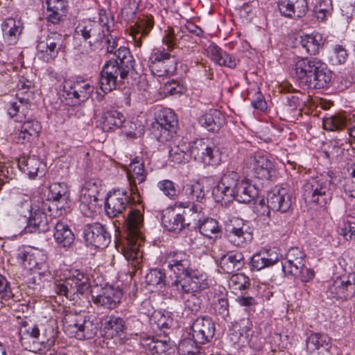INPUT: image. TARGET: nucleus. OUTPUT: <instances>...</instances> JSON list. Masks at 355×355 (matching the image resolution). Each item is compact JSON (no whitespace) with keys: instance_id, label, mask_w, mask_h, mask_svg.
Wrapping results in <instances>:
<instances>
[{"instance_id":"1","label":"nucleus","mask_w":355,"mask_h":355,"mask_svg":"<svg viewBox=\"0 0 355 355\" xmlns=\"http://www.w3.org/2000/svg\"><path fill=\"white\" fill-rule=\"evenodd\" d=\"M290 76L300 85L323 89L329 85L332 73L324 62L316 58L295 55L290 66Z\"/></svg>"},{"instance_id":"2","label":"nucleus","mask_w":355,"mask_h":355,"mask_svg":"<svg viewBox=\"0 0 355 355\" xmlns=\"http://www.w3.org/2000/svg\"><path fill=\"white\" fill-rule=\"evenodd\" d=\"M114 57L105 62L100 73L98 84L105 94L124 84L129 73L134 70L135 60L128 48L121 46L114 52Z\"/></svg>"},{"instance_id":"3","label":"nucleus","mask_w":355,"mask_h":355,"mask_svg":"<svg viewBox=\"0 0 355 355\" xmlns=\"http://www.w3.org/2000/svg\"><path fill=\"white\" fill-rule=\"evenodd\" d=\"M143 223L144 217L141 211L131 209L128 216V232L126 243L123 245L122 251L125 259L128 261H131V264L134 267L139 263L137 260L139 248L144 243L141 232Z\"/></svg>"},{"instance_id":"4","label":"nucleus","mask_w":355,"mask_h":355,"mask_svg":"<svg viewBox=\"0 0 355 355\" xmlns=\"http://www.w3.org/2000/svg\"><path fill=\"white\" fill-rule=\"evenodd\" d=\"M168 269L176 276V279L171 284L174 291H179L182 295L185 292H199L204 289L203 277L191 270V261H183L181 265Z\"/></svg>"},{"instance_id":"5","label":"nucleus","mask_w":355,"mask_h":355,"mask_svg":"<svg viewBox=\"0 0 355 355\" xmlns=\"http://www.w3.org/2000/svg\"><path fill=\"white\" fill-rule=\"evenodd\" d=\"M62 322L65 333L79 340L90 339L97 332L96 326L84 313L69 312L65 314Z\"/></svg>"},{"instance_id":"6","label":"nucleus","mask_w":355,"mask_h":355,"mask_svg":"<svg viewBox=\"0 0 355 355\" xmlns=\"http://www.w3.org/2000/svg\"><path fill=\"white\" fill-rule=\"evenodd\" d=\"M303 197L309 205L324 207L332 199L333 192L329 181L323 178H313L304 184Z\"/></svg>"},{"instance_id":"7","label":"nucleus","mask_w":355,"mask_h":355,"mask_svg":"<svg viewBox=\"0 0 355 355\" xmlns=\"http://www.w3.org/2000/svg\"><path fill=\"white\" fill-rule=\"evenodd\" d=\"M19 334L22 344L32 341V350L39 354H44L54 344L53 338L48 337L44 327L29 324L26 321L22 322Z\"/></svg>"},{"instance_id":"8","label":"nucleus","mask_w":355,"mask_h":355,"mask_svg":"<svg viewBox=\"0 0 355 355\" xmlns=\"http://www.w3.org/2000/svg\"><path fill=\"white\" fill-rule=\"evenodd\" d=\"M90 284L88 277L79 270H76L72 276L67 278L63 282L55 284V292L64 295L71 301L77 302L80 296L87 293Z\"/></svg>"},{"instance_id":"9","label":"nucleus","mask_w":355,"mask_h":355,"mask_svg":"<svg viewBox=\"0 0 355 355\" xmlns=\"http://www.w3.org/2000/svg\"><path fill=\"white\" fill-rule=\"evenodd\" d=\"M103 190L101 182L97 179H90L85 182L80 196V209L87 217L92 216L101 207L99 197Z\"/></svg>"},{"instance_id":"10","label":"nucleus","mask_w":355,"mask_h":355,"mask_svg":"<svg viewBox=\"0 0 355 355\" xmlns=\"http://www.w3.org/2000/svg\"><path fill=\"white\" fill-rule=\"evenodd\" d=\"M178 120L170 109L159 110L152 124L153 134L160 142L169 141L177 135Z\"/></svg>"},{"instance_id":"11","label":"nucleus","mask_w":355,"mask_h":355,"mask_svg":"<svg viewBox=\"0 0 355 355\" xmlns=\"http://www.w3.org/2000/svg\"><path fill=\"white\" fill-rule=\"evenodd\" d=\"M48 198L43 202V209L48 210L50 216L62 215L63 211H66L70 206V193L68 187L64 184L53 183L49 186Z\"/></svg>"},{"instance_id":"12","label":"nucleus","mask_w":355,"mask_h":355,"mask_svg":"<svg viewBox=\"0 0 355 355\" xmlns=\"http://www.w3.org/2000/svg\"><path fill=\"white\" fill-rule=\"evenodd\" d=\"M107 27L109 26L105 23L83 19L76 27L75 34L76 36H81L90 47L97 48L103 43Z\"/></svg>"},{"instance_id":"13","label":"nucleus","mask_w":355,"mask_h":355,"mask_svg":"<svg viewBox=\"0 0 355 355\" xmlns=\"http://www.w3.org/2000/svg\"><path fill=\"white\" fill-rule=\"evenodd\" d=\"M191 154L195 160L207 166H217L221 160L219 148L214 144H207L202 139L193 141Z\"/></svg>"},{"instance_id":"14","label":"nucleus","mask_w":355,"mask_h":355,"mask_svg":"<svg viewBox=\"0 0 355 355\" xmlns=\"http://www.w3.org/2000/svg\"><path fill=\"white\" fill-rule=\"evenodd\" d=\"M243 180L237 172L226 171L223 174L215 188L214 194L223 200L230 201L232 200V196H235V192Z\"/></svg>"},{"instance_id":"15","label":"nucleus","mask_w":355,"mask_h":355,"mask_svg":"<svg viewBox=\"0 0 355 355\" xmlns=\"http://www.w3.org/2000/svg\"><path fill=\"white\" fill-rule=\"evenodd\" d=\"M84 238L87 245L104 249L111 242V235L105 225L100 223L87 224L84 227Z\"/></svg>"},{"instance_id":"16","label":"nucleus","mask_w":355,"mask_h":355,"mask_svg":"<svg viewBox=\"0 0 355 355\" xmlns=\"http://www.w3.org/2000/svg\"><path fill=\"white\" fill-rule=\"evenodd\" d=\"M322 45V36L318 33L304 35L300 33H294L290 35V47L302 49L311 55L318 53Z\"/></svg>"},{"instance_id":"17","label":"nucleus","mask_w":355,"mask_h":355,"mask_svg":"<svg viewBox=\"0 0 355 355\" xmlns=\"http://www.w3.org/2000/svg\"><path fill=\"white\" fill-rule=\"evenodd\" d=\"M46 210L43 209H34L29 218L26 220V225L23 232L24 233H41L47 232L52 225H54L55 216L51 215L50 219L48 218Z\"/></svg>"},{"instance_id":"18","label":"nucleus","mask_w":355,"mask_h":355,"mask_svg":"<svg viewBox=\"0 0 355 355\" xmlns=\"http://www.w3.org/2000/svg\"><path fill=\"white\" fill-rule=\"evenodd\" d=\"M226 234L229 241L236 247H245L253 239L250 227L238 219L226 227Z\"/></svg>"},{"instance_id":"19","label":"nucleus","mask_w":355,"mask_h":355,"mask_svg":"<svg viewBox=\"0 0 355 355\" xmlns=\"http://www.w3.org/2000/svg\"><path fill=\"white\" fill-rule=\"evenodd\" d=\"M215 334V324L207 316L199 317L193 322L190 335L200 345L209 343Z\"/></svg>"},{"instance_id":"20","label":"nucleus","mask_w":355,"mask_h":355,"mask_svg":"<svg viewBox=\"0 0 355 355\" xmlns=\"http://www.w3.org/2000/svg\"><path fill=\"white\" fill-rule=\"evenodd\" d=\"M169 144V159L174 164L187 163L190 158L193 157L191 150L193 149V142L189 143L183 138L175 136L171 139Z\"/></svg>"},{"instance_id":"21","label":"nucleus","mask_w":355,"mask_h":355,"mask_svg":"<svg viewBox=\"0 0 355 355\" xmlns=\"http://www.w3.org/2000/svg\"><path fill=\"white\" fill-rule=\"evenodd\" d=\"M130 197L126 191L115 190L107 195L105 201V211L110 217H116L130 205Z\"/></svg>"},{"instance_id":"22","label":"nucleus","mask_w":355,"mask_h":355,"mask_svg":"<svg viewBox=\"0 0 355 355\" xmlns=\"http://www.w3.org/2000/svg\"><path fill=\"white\" fill-rule=\"evenodd\" d=\"M63 44V37L60 33H51L45 40L40 41L37 46V51L42 53V58L49 62L58 55Z\"/></svg>"},{"instance_id":"23","label":"nucleus","mask_w":355,"mask_h":355,"mask_svg":"<svg viewBox=\"0 0 355 355\" xmlns=\"http://www.w3.org/2000/svg\"><path fill=\"white\" fill-rule=\"evenodd\" d=\"M154 26V19L152 15H141L138 17L133 26L130 27V35L135 47L142 46V38L148 35Z\"/></svg>"},{"instance_id":"24","label":"nucleus","mask_w":355,"mask_h":355,"mask_svg":"<svg viewBox=\"0 0 355 355\" xmlns=\"http://www.w3.org/2000/svg\"><path fill=\"white\" fill-rule=\"evenodd\" d=\"M122 297L123 291L121 289L112 286H107L102 289L99 295L96 297L93 296V301L94 304L105 309H113L121 302Z\"/></svg>"},{"instance_id":"25","label":"nucleus","mask_w":355,"mask_h":355,"mask_svg":"<svg viewBox=\"0 0 355 355\" xmlns=\"http://www.w3.org/2000/svg\"><path fill=\"white\" fill-rule=\"evenodd\" d=\"M354 291V286L349 277H338L329 286L327 293L331 298L347 300Z\"/></svg>"},{"instance_id":"26","label":"nucleus","mask_w":355,"mask_h":355,"mask_svg":"<svg viewBox=\"0 0 355 355\" xmlns=\"http://www.w3.org/2000/svg\"><path fill=\"white\" fill-rule=\"evenodd\" d=\"M64 90L67 96L72 95L76 99V103L88 99L93 92L94 87L86 80L69 81L65 83Z\"/></svg>"},{"instance_id":"27","label":"nucleus","mask_w":355,"mask_h":355,"mask_svg":"<svg viewBox=\"0 0 355 355\" xmlns=\"http://www.w3.org/2000/svg\"><path fill=\"white\" fill-rule=\"evenodd\" d=\"M288 196L285 188H275L268 193L267 208L273 211L286 213L288 211Z\"/></svg>"},{"instance_id":"28","label":"nucleus","mask_w":355,"mask_h":355,"mask_svg":"<svg viewBox=\"0 0 355 355\" xmlns=\"http://www.w3.org/2000/svg\"><path fill=\"white\" fill-rule=\"evenodd\" d=\"M146 176L147 172L144 168V162L138 157L135 158L131 162L128 171L132 193L135 194L138 191L137 184L144 182Z\"/></svg>"},{"instance_id":"29","label":"nucleus","mask_w":355,"mask_h":355,"mask_svg":"<svg viewBox=\"0 0 355 355\" xmlns=\"http://www.w3.org/2000/svg\"><path fill=\"white\" fill-rule=\"evenodd\" d=\"M251 165L254 177L262 180H269L272 177L274 164L267 155H256Z\"/></svg>"},{"instance_id":"30","label":"nucleus","mask_w":355,"mask_h":355,"mask_svg":"<svg viewBox=\"0 0 355 355\" xmlns=\"http://www.w3.org/2000/svg\"><path fill=\"white\" fill-rule=\"evenodd\" d=\"M244 264V256L241 252L230 251L222 255L220 258L221 269L228 274L239 270Z\"/></svg>"},{"instance_id":"31","label":"nucleus","mask_w":355,"mask_h":355,"mask_svg":"<svg viewBox=\"0 0 355 355\" xmlns=\"http://www.w3.org/2000/svg\"><path fill=\"white\" fill-rule=\"evenodd\" d=\"M51 227H53V237L57 244L61 248H69L75 238L68 225L55 218Z\"/></svg>"},{"instance_id":"32","label":"nucleus","mask_w":355,"mask_h":355,"mask_svg":"<svg viewBox=\"0 0 355 355\" xmlns=\"http://www.w3.org/2000/svg\"><path fill=\"white\" fill-rule=\"evenodd\" d=\"M162 223L166 230L179 232L184 227V215L174 209H166L162 212Z\"/></svg>"},{"instance_id":"33","label":"nucleus","mask_w":355,"mask_h":355,"mask_svg":"<svg viewBox=\"0 0 355 355\" xmlns=\"http://www.w3.org/2000/svg\"><path fill=\"white\" fill-rule=\"evenodd\" d=\"M180 206L184 208L181 213L184 215V226L197 227L205 217L203 208L200 205L191 202H180Z\"/></svg>"},{"instance_id":"34","label":"nucleus","mask_w":355,"mask_h":355,"mask_svg":"<svg viewBox=\"0 0 355 355\" xmlns=\"http://www.w3.org/2000/svg\"><path fill=\"white\" fill-rule=\"evenodd\" d=\"M48 20L54 24L63 21L67 13V3L64 0H48L46 1Z\"/></svg>"},{"instance_id":"35","label":"nucleus","mask_w":355,"mask_h":355,"mask_svg":"<svg viewBox=\"0 0 355 355\" xmlns=\"http://www.w3.org/2000/svg\"><path fill=\"white\" fill-rule=\"evenodd\" d=\"M18 134V141L22 144L31 142L35 138H37L42 130L41 124L39 121L28 118L24 120Z\"/></svg>"},{"instance_id":"36","label":"nucleus","mask_w":355,"mask_h":355,"mask_svg":"<svg viewBox=\"0 0 355 355\" xmlns=\"http://www.w3.org/2000/svg\"><path fill=\"white\" fill-rule=\"evenodd\" d=\"M207 52L208 56L220 66L234 68L236 65L235 58L216 44H210L207 49Z\"/></svg>"},{"instance_id":"37","label":"nucleus","mask_w":355,"mask_h":355,"mask_svg":"<svg viewBox=\"0 0 355 355\" xmlns=\"http://www.w3.org/2000/svg\"><path fill=\"white\" fill-rule=\"evenodd\" d=\"M30 107L31 104L28 100L19 98L17 101L10 103L8 114L15 121L22 123L28 118Z\"/></svg>"},{"instance_id":"38","label":"nucleus","mask_w":355,"mask_h":355,"mask_svg":"<svg viewBox=\"0 0 355 355\" xmlns=\"http://www.w3.org/2000/svg\"><path fill=\"white\" fill-rule=\"evenodd\" d=\"M279 261V255L275 251H266L257 253L251 259V265L253 269L260 270L266 267H270Z\"/></svg>"},{"instance_id":"39","label":"nucleus","mask_w":355,"mask_h":355,"mask_svg":"<svg viewBox=\"0 0 355 355\" xmlns=\"http://www.w3.org/2000/svg\"><path fill=\"white\" fill-rule=\"evenodd\" d=\"M258 195V189L243 179L235 192V196H232V200H235L241 203H249Z\"/></svg>"},{"instance_id":"40","label":"nucleus","mask_w":355,"mask_h":355,"mask_svg":"<svg viewBox=\"0 0 355 355\" xmlns=\"http://www.w3.org/2000/svg\"><path fill=\"white\" fill-rule=\"evenodd\" d=\"M223 116L217 110H210L209 112L201 116L199 123L208 131H218L223 123Z\"/></svg>"},{"instance_id":"41","label":"nucleus","mask_w":355,"mask_h":355,"mask_svg":"<svg viewBox=\"0 0 355 355\" xmlns=\"http://www.w3.org/2000/svg\"><path fill=\"white\" fill-rule=\"evenodd\" d=\"M42 166V162L35 155L23 157L18 160L19 169L30 178H35Z\"/></svg>"},{"instance_id":"42","label":"nucleus","mask_w":355,"mask_h":355,"mask_svg":"<svg viewBox=\"0 0 355 355\" xmlns=\"http://www.w3.org/2000/svg\"><path fill=\"white\" fill-rule=\"evenodd\" d=\"M125 322L123 318L111 315L105 319L103 331L108 336L113 338L123 334L125 331Z\"/></svg>"},{"instance_id":"43","label":"nucleus","mask_w":355,"mask_h":355,"mask_svg":"<svg viewBox=\"0 0 355 355\" xmlns=\"http://www.w3.org/2000/svg\"><path fill=\"white\" fill-rule=\"evenodd\" d=\"M103 129L110 131L122 127L125 121L124 115L117 110H110L104 113L103 117Z\"/></svg>"},{"instance_id":"44","label":"nucleus","mask_w":355,"mask_h":355,"mask_svg":"<svg viewBox=\"0 0 355 355\" xmlns=\"http://www.w3.org/2000/svg\"><path fill=\"white\" fill-rule=\"evenodd\" d=\"M33 210L31 200L27 196L17 199L12 207L13 215L19 219L24 218L25 222H26Z\"/></svg>"},{"instance_id":"45","label":"nucleus","mask_w":355,"mask_h":355,"mask_svg":"<svg viewBox=\"0 0 355 355\" xmlns=\"http://www.w3.org/2000/svg\"><path fill=\"white\" fill-rule=\"evenodd\" d=\"M331 344V338L324 334L313 333L306 339V348L310 353L320 349H328Z\"/></svg>"},{"instance_id":"46","label":"nucleus","mask_w":355,"mask_h":355,"mask_svg":"<svg viewBox=\"0 0 355 355\" xmlns=\"http://www.w3.org/2000/svg\"><path fill=\"white\" fill-rule=\"evenodd\" d=\"M189 35L186 33L184 28H179L177 30L170 28L168 30L167 33L163 37V43L166 44L169 51L173 49L180 47V41L182 40H187Z\"/></svg>"},{"instance_id":"47","label":"nucleus","mask_w":355,"mask_h":355,"mask_svg":"<svg viewBox=\"0 0 355 355\" xmlns=\"http://www.w3.org/2000/svg\"><path fill=\"white\" fill-rule=\"evenodd\" d=\"M2 31L4 37L9 44L12 45L16 43L17 37L21 32V27L17 24L13 18H8L2 24Z\"/></svg>"},{"instance_id":"48","label":"nucleus","mask_w":355,"mask_h":355,"mask_svg":"<svg viewBox=\"0 0 355 355\" xmlns=\"http://www.w3.org/2000/svg\"><path fill=\"white\" fill-rule=\"evenodd\" d=\"M175 297L182 300L184 303L185 311H190L191 313H196L200 309L201 300L196 294L195 292H185L182 293V296L179 291H174Z\"/></svg>"},{"instance_id":"49","label":"nucleus","mask_w":355,"mask_h":355,"mask_svg":"<svg viewBox=\"0 0 355 355\" xmlns=\"http://www.w3.org/2000/svg\"><path fill=\"white\" fill-rule=\"evenodd\" d=\"M198 224L200 232L208 238H217L220 234V227L216 220L211 218H203Z\"/></svg>"},{"instance_id":"50","label":"nucleus","mask_w":355,"mask_h":355,"mask_svg":"<svg viewBox=\"0 0 355 355\" xmlns=\"http://www.w3.org/2000/svg\"><path fill=\"white\" fill-rule=\"evenodd\" d=\"M212 306L214 313L221 319L227 321L230 319L228 300L225 295L222 294L214 297Z\"/></svg>"},{"instance_id":"51","label":"nucleus","mask_w":355,"mask_h":355,"mask_svg":"<svg viewBox=\"0 0 355 355\" xmlns=\"http://www.w3.org/2000/svg\"><path fill=\"white\" fill-rule=\"evenodd\" d=\"M184 191L189 200L203 202L205 199L204 187L199 182L186 184Z\"/></svg>"},{"instance_id":"52","label":"nucleus","mask_w":355,"mask_h":355,"mask_svg":"<svg viewBox=\"0 0 355 355\" xmlns=\"http://www.w3.org/2000/svg\"><path fill=\"white\" fill-rule=\"evenodd\" d=\"M146 282L153 287L162 288L166 284V275L160 269L151 270L146 275Z\"/></svg>"},{"instance_id":"53","label":"nucleus","mask_w":355,"mask_h":355,"mask_svg":"<svg viewBox=\"0 0 355 355\" xmlns=\"http://www.w3.org/2000/svg\"><path fill=\"white\" fill-rule=\"evenodd\" d=\"M198 344L193 337H187L180 342L178 350L182 355H198L200 353Z\"/></svg>"},{"instance_id":"54","label":"nucleus","mask_w":355,"mask_h":355,"mask_svg":"<svg viewBox=\"0 0 355 355\" xmlns=\"http://www.w3.org/2000/svg\"><path fill=\"white\" fill-rule=\"evenodd\" d=\"M250 285V280L249 277L243 273L233 275L229 282L230 288L235 292L246 290L249 288Z\"/></svg>"},{"instance_id":"55","label":"nucleus","mask_w":355,"mask_h":355,"mask_svg":"<svg viewBox=\"0 0 355 355\" xmlns=\"http://www.w3.org/2000/svg\"><path fill=\"white\" fill-rule=\"evenodd\" d=\"M293 252V254L299 255L294 260L290 259V275L297 276L304 270L307 271L308 269L304 268L303 253L297 248H291L290 252Z\"/></svg>"},{"instance_id":"56","label":"nucleus","mask_w":355,"mask_h":355,"mask_svg":"<svg viewBox=\"0 0 355 355\" xmlns=\"http://www.w3.org/2000/svg\"><path fill=\"white\" fill-rule=\"evenodd\" d=\"M32 249L19 250L17 254V259L25 267H29L31 269L38 265V262L35 260V254L32 252Z\"/></svg>"},{"instance_id":"57","label":"nucleus","mask_w":355,"mask_h":355,"mask_svg":"<svg viewBox=\"0 0 355 355\" xmlns=\"http://www.w3.org/2000/svg\"><path fill=\"white\" fill-rule=\"evenodd\" d=\"M308 9L306 0H290V18L303 17Z\"/></svg>"},{"instance_id":"58","label":"nucleus","mask_w":355,"mask_h":355,"mask_svg":"<svg viewBox=\"0 0 355 355\" xmlns=\"http://www.w3.org/2000/svg\"><path fill=\"white\" fill-rule=\"evenodd\" d=\"M183 261H191L190 256L183 252H172L167 255L164 261V266L168 268L177 265H181Z\"/></svg>"},{"instance_id":"59","label":"nucleus","mask_w":355,"mask_h":355,"mask_svg":"<svg viewBox=\"0 0 355 355\" xmlns=\"http://www.w3.org/2000/svg\"><path fill=\"white\" fill-rule=\"evenodd\" d=\"M347 58V53L341 45H336L329 58V63L332 65H339L345 62Z\"/></svg>"},{"instance_id":"60","label":"nucleus","mask_w":355,"mask_h":355,"mask_svg":"<svg viewBox=\"0 0 355 355\" xmlns=\"http://www.w3.org/2000/svg\"><path fill=\"white\" fill-rule=\"evenodd\" d=\"M157 188L170 199H175L178 196V191L175 184L169 180H163L158 182Z\"/></svg>"},{"instance_id":"61","label":"nucleus","mask_w":355,"mask_h":355,"mask_svg":"<svg viewBox=\"0 0 355 355\" xmlns=\"http://www.w3.org/2000/svg\"><path fill=\"white\" fill-rule=\"evenodd\" d=\"M171 55L164 49L161 50L155 49L153 51L149 58V64L157 63L162 64L170 58Z\"/></svg>"},{"instance_id":"62","label":"nucleus","mask_w":355,"mask_h":355,"mask_svg":"<svg viewBox=\"0 0 355 355\" xmlns=\"http://www.w3.org/2000/svg\"><path fill=\"white\" fill-rule=\"evenodd\" d=\"M14 297L9 282L5 277L0 275V300L7 302Z\"/></svg>"},{"instance_id":"63","label":"nucleus","mask_w":355,"mask_h":355,"mask_svg":"<svg viewBox=\"0 0 355 355\" xmlns=\"http://www.w3.org/2000/svg\"><path fill=\"white\" fill-rule=\"evenodd\" d=\"M125 331L129 329L132 334H137L138 331L142 329V322L135 316L127 318L125 322Z\"/></svg>"},{"instance_id":"64","label":"nucleus","mask_w":355,"mask_h":355,"mask_svg":"<svg viewBox=\"0 0 355 355\" xmlns=\"http://www.w3.org/2000/svg\"><path fill=\"white\" fill-rule=\"evenodd\" d=\"M340 234L346 240H354L355 241V222H347L340 229Z\"/></svg>"}]
</instances>
